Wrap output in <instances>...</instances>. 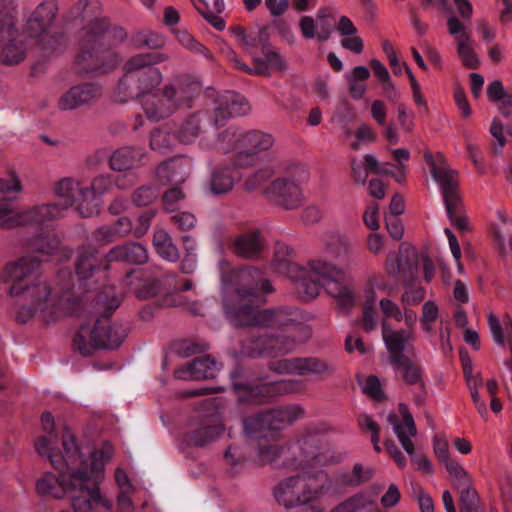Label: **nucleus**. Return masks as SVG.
<instances>
[{
    "label": "nucleus",
    "instance_id": "f257e3e1",
    "mask_svg": "<svg viewBox=\"0 0 512 512\" xmlns=\"http://www.w3.org/2000/svg\"><path fill=\"white\" fill-rule=\"evenodd\" d=\"M62 446L65 450L64 468L59 477L45 473L36 483V491L40 496L61 499L69 494L74 512H91L101 506L105 510L112 509V502L100 493L99 483L104 479V466L112 458L114 448L104 443L101 448L84 458L75 436L69 429L62 435Z\"/></svg>",
    "mask_w": 512,
    "mask_h": 512
},
{
    "label": "nucleus",
    "instance_id": "f03ea898",
    "mask_svg": "<svg viewBox=\"0 0 512 512\" xmlns=\"http://www.w3.org/2000/svg\"><path fill=\"white\" fill-rule=\"evenodd\" d=\"M222 268V297L227 317L237 327L258 325L269 328H296V311L286 308L263 309L264 294L273 292L260 270L251 266Z\"/></svg>",
    "mask_w": 512,
    "mask_h": 512
},
{
    "label": "nucleus",
    "instance_id": "7ed1b4c3",
    "mask_svg": "<svg viewBox=\"0 0 512 512\" xmlns=\"http://www.w3.org/2000/svg\"><path fill=\"white\" fill-rule=\"evenodd\" d=\"M10 295L20 302L16 319L25 323L34 316H39L44 322H52L62 316L76 313L75 305L79 299L68 295L59 298L51 296L48 282L42 277L41 262L35 256L20 258L15 263L6 266Z\"/></svg>",
    "mask_w": 512,
    "mask_h": 512
},
{
    "label": "nucleus",
    "instance_id": "20e7f679",
    "mask_svg": "<svg viewBox=\"0 0 512 512\" xmlns=\"http://www.w3.org/2000/svg\"><path fill=\"white\" fill-rule=\"evenodd\" d=\"M292 250L284 244L276 246L274 267L297 283V293L304 301L315 299L321 289L337 299L338 306L348 311L354 305V293L343 270L321 261L313 260L302 267L289 259Z\"/></svg>",
    "mask_w": 512,
    "mask_h": 512
},
{
    "label": "nucleus",
    "instance_id": "39448f33",
    "mask_svg": "<svg viewBox=\"0 0 512 512\" xmlns=\"http://www.w3.org/2000/svg\"><path fill=\"white\" fill-rule=\"evenodd\" d=\"M76 64L83 72L104 73L118 65L120 56L114 51L115 33L105 19H93L77 34Z\"/></svg>",
    "mask_w": 512,
    "mask_h": 512
},
{
    "label": "nucleus",
    "instance_id": "423d86ee",
    "mask_svg": "<svg viewBox=\"0 0 512 512\" xmlns=\"http://www.w3.org/2000/svg\"><path fill=\"white\" fill-rule=\"evenodd\" d=\"M332 486L333 480L324 470L303 471L281 479L272 494L278 505L290 510L318 502Z\"/></svg>",
    "mask_w": 512,
    "mask_h": 512
},
{
    "label": "nucleus",
    "instance_id": "0eeeda50",
    "mask_svg": "<svg viewBox=\"0 0 512 512\" xmlns=\"http://www.w3.org/2000/svg\"><path fill=\"white\" fill-rule=\"evenodd\" d=\"M149 56H132L123 66L124 74L120 78L116 95L119 101L126 102L135 98H145L161 83L162 73L149 63Z\"/></svg>",
    "mask_w": 512,
    "mask_h": 512
},
{
    "label": "nucleus",
    "instance_id": "6e6552de",
    "mask_svg": "<svg viewBox=\"0 0 512 512\" xmlns=\"http://www.w3.org/2000/svg\"><path fill=\"white\" fill-rule=\"evenodd\" d=\"M274 143L275 139L269 133L229 127L219 134L217 149L223 153H235L234 164L244 167L250 165L253 156L268 151Z\"/></svg>",
    "mask_w": 512,
    "mask_h": 512
},
{
    "label": "nucleus",
    "instance_id": "1a4fd4ad",
    "mask_svg": "<svg viewBox=\"0 0 512 512\" xmlns=\"http://www.w3.org/2000/svg\"><path fill=\"white\" fill-rule=\"evenodd\" d=\"M424 158L429 164L432 178L440 187L451 224L460 231H468L469 224L463 214V204L459 196L457 172L446 164L444 156L440 153L434 159L433 155L427 152Z\"/></svg>",
    "mask_w": 512,
    "mask_h": 512
},
{
    "label": "nucleus",
    "instance_id": "9d476101",
    "mask_svg": "<svg viewBox=\"0 0 512 512\" xmlns=\"http://www.w3.org/2000/svg\"><path fill=\"white\" fill-rule=\"evenodd\" d=\"M126 336V327L118 323L111 324L108 316L104 315L81 325L73 345L82 355L89 356L99 348H118Z\"/></svg>",
    "mask_w": 512,
    "mask_h": 512
},
{
    "label": "nucleus",
    "instance_id": "9b49d317",
    "mask_svg": "<svg viewBox=\"0 0 512 512\" xmlns=\"http://www.w3.org/2000/svg\"><path fill=\"white\" fill-rule=\"evenodd\" d=\"M400 415L403 422L400 423L398 416L395 413H390L387 416V421L392 425L393 431L396 434L402 448L410 456L411 462L418 470L425 473L432 472V464L424 454H418L415 451V445L412 438L417 434V428L412 414L406 404L400 403L398 406Z\"/></svg>",
    "mask_w": 512,
    "mask_h": 512
},
{
    "label": "nucleus",
    "instance_id": "f8f14e48",
    "mask_svg": "<svg viewBox=\"0 0 512 512\" xmlns=\"http://www.w3.org/2000/svg\"><path fill=\"white\" fill-rule=\"evenodd\" d=\"M297 171V182L289 178H278L264 190L270 200L287 210L296 209L303 202L302 191L298 182L306 181L309 172L304 165L297 167Z\"/></svg>",
    "mask_w": 512,
    "mask_h": 512
},
{
    "label": "nucleus",
    "instance_id": "ddd939ff",
    "mask_svg": "<svg viewBox=\"0 0 512 512\" xmlns=\"http://www.w3.org/2000/svg\"><path fill=\"white\" fill-rule=\"evenodd\" d=\"M55 196L65 201V206H74L76 211L83 217L96 215V209L88 204L86 185L73 177L59 179L53 187Z\"/></svg>",
    "mask_w": 512,
    "mask_h": 512
},
{
    "label": "nucleus",
    "instance_id": "4468645a",
    "mask_svg": "<svg viewBox=\"0 0 512 512\" xmlns=\"http://www.w3.org/2000/svg\"><path fill=\"white\" fill-rule=\"evenodd\" d=\"M58 11L55 0H46L34 10L23 31L26 38L36 39L38 44H44L49 38L48 30L52 26Z\"/></svg>",
    "mask_w": 512,
    "mask_h": 512
},
{
    "label": "nucleus",
    "instance_id": "2eb2a0df",
    "mask_svg": "<svg viewBox=\"0 0 512 512\" xmlns=\"http://www.w3.org/2000/svg\"><path fill=\"white\" fill-rule=\"evenodd\" d=\"M58 11L55 0H46L34 10L23 31L26 38L36 39L38 44H44L49 38L48 30L52 26Z\"/></svg>",
    "mask_w": 512,
    "mask_h": 512
},
{
    "label": "nucleus",
    "instance_id": "dca6fc26",
    "mask_svg": "<svg viewBox=\"0 0 512 512\" xmlns=\"http://www.w3.org/2000/svg\"><path fill=\"white\" fill-rule=\"evenodd\" d=\"M295 347L296 341L291 337L263 335L251 340L246 352L252 357H279L292 352Z\"/></svg>",
    "mask_w": 512,
    "mask_h": 512
},
{
    "label": "nucleus",
    "instance_id": "f3484780",
    "mask_svg": "<svg viewBox=\"0 0 512 512\" xmlns=\"http://www.w3.org/2000/svg\"><path fill=\"white\" fill-rule=\"evenodd\" d=\"M101 95V87L93 83H82L70 87L57 101L60 111H72L88 105Z\"/></svg>",
    "mask_w": 512,
    "mask_h": 512
},
{
    "label": "nucleus",
    "instance_id": "a211bd4d",
    "mask_svg": "<svg viewBox=\"0 0 512 512\" xmlns=\"http://www.w3.org/2000/svg\"><path fill=\"white\" fill-rule=\"evenodd\" d=\"M418 265L419 259L415 248L408 243H402L398 254H388L385 269L387 274L392 277L401 274L413 276Z\"/></svg>",
    "mask_w": 512,
    "mask_h": 512
},
{
    "label": "nucleus",
    "instance_id": "6ab92c4d",
    "mask_svg": "<svg viewBox=\"0 0 512 512\" xmlns=\"http://www.w3.org/2000/svg\"><path fill=\"white\" fill-rule=\"evenodd\" d=\"M193 171V161L187 156H178L161 163L156 168L158 180L164 184H181Z\"/></svg>",
    "mask_w": 512,
    "mask_h": 512
},
{
    "label": "nucleus",
    "instance_id": "aec40b11",
    "mask_svg": "<svg viewBox=\"0 0 512 512\" xmlns=\"http://www.w3.org/2000/svg\"><path fill=\"white\" fill-rule=\"evenodd\" d=\"M279 373H293L299 375L305 374H325L332 373L335 369L332 365L318 358H293L282 359L273 367Z\"/></svg>",
    "mask_w": 512,
    "mask_h": 512
},
{
    "label": "nucleus",
    "instance_id": "412c9836",
    "mask_svg": "<svg viewBox=\"0 0 512 512\" xmlns=\"http://www.w3.org/2000/svg\"><path fill=\"white\" fill-rule=\"evenodd\" d=\"M246 99L235 93L225 92L218 98V105L214 111V126H222L231 117L245 115L249 111Z\"/></svg>",
    "mask_w": 512,
    "mask_h": 512
},
{
    "label": "nucleus",
    "instance_id": "4be33fe9",
    "mask_svg": "<svg viewBox=\"0 0 512 512\" xmlns=\"http://www.w3.org/2000/svg\"><path fill=\"white\" fill-rule=\"evenodd\" d=\"M415 327H407V329H393L389 323H382V339L387 349L390 361L394 357H403L404 351L409 343L415 341Z\"/></svg>",
    "mask_w": 512,
    "mask_h": 512
},
{
    "label": "nucleus",
    "instance_id": "5701e85b",
    "mask_svg": "<svg viewBox=\"0 0 512 512\" xmlns=\"http://www.w3.org/2000/svg\"><path fill=\"white\" fill-rule=\"evenodd\" d=\"M110 263L104 260V256L101 257L99 255L97 248L92 245H86L78 251L76 274L80 281H85L101 270H108Z\"/></svg>",
    "mask_w": 512,
    "mask_h": 512
},
{
    "label": "nucleus",
    "instance_id": "b1692460",
    "mask_svg": "<svg viewBox=\"0 0 512 512\" xmlns=\"http://www.w3.org/2000/svg\"><path fill=\"white\" fill-rule=\"evenodd\" d=\"M219 365L209 356L196 358L175 370L177 379L192 381L214 378L219 371Z\"/></svg>",
    "mask_w": 512,
    "mask_h": 512
},
{
    "label": "nucleus",
    "instance_id": "393cba45",
    "mask_svg": "<svg viewBox=\"0 0 512 512\" xmlns=\"http://www.w3.org/2000/svg\"><path fill=\"white\" fill-rule=\"evenodd\" d=\"M68 206L60 203H43L22 210L23 225H44L64 217Z\"/></svg>",
    "mask_w": 512,
    "mask_h": 512
},
{
    "label": "nucleus",
    "instance_id": "a878e982",
    "mask_svg": "<svg viewBox=\"0 0 512 512\" xmlns=\"http://www.w3.org/2000/svg\"><path fill=\"white\" fill-rule=\"evenodd\" d=\"M148 259L146 247L139 242H127L116 245L104 256L106 262H127L135 265H143Z\"/></svg>",
    "mask_w": 512,
    "mask_h": 512
},
{
    "label": "nucleus",
    "instance_id": "bb28decb",
    "mask_svg": "<svg viewBox=\"0 0 512 512\" xmlns=\"http://www.w3.org/2000/svg\"><path fill=\"white\" fill-rule=\"evenodd\" d=\"M197 86L187 83L180 78L169 82L161 89L162 97L170 101L176 111L179 108H189L192 99L196 94Z\"/></svg>",
    "mask_w": 512,
    "mask_h": 512
},
{
    "label": "nucleus",
    "instance_id": "cd10ccee",
    "mask_svg": "<svg viewBox=\"0 0 512 512\" xmlns=\"http://www.w3.org/2000/svg\"><path fill=\"white\" fill-rule=\"evenodd\" d=\"M144 276L145 273L141 270H131L123 278L122 284L127 289L134 291L138 298L153 297L160 290V282L156 279H145Z\"/></svg>",
    "mask_w": 512,
    "mask_h": 512
},
{
    "label": "nucleus",
    "instance_id": "c85d7f7f",
    "mask_svg": "<svg viewBox=\"0 0 512 512\" xmlns=\"http://www.w3.org/2000/svg\"><path fill=\"white\" fill-rule=\"evenodd\" d=\"M390 362L397 375L405 384L424 387V370L420 364L406 355L403 357H394V360Z\"/></svg>",
    "mask_w": 512,
    "mask_h": 512
},
{
    "label": "nucleus",
    "instance_id": "c756f323",
    "mask_svg": "<svg viewBox=\"0 0 512 512\" xmlns=\"http://www.w3.org/2000/svg\"><path fill=\"white\" fill-rule=\"evenodd\" d=\"M113 185H116L119 189H126L131 184H124L121 179H113L108 175H99L93 178L89 185H86V191L89 192L87 195L88 204L96 209V214L99 212V198L108 193Z\"/></svg>",
    "mask_w": 512,
    "mask_h": 512
},
{
    "label": "nucleus",
    "instance_id": "7c9ffc66",
    "mask_svg": "<svg viewBox=\"0 0 512 512\" xmlns=\"http://www.w3.org/2000/svg\"><path fill=\"white\" fill-rule=\"evenodd\" d=\"M487 319L494 342L500 346H504L505 342H507L509 346L511 357L505 361V365L508 369L512 370V320L506 318L501 324L494 313H489Z\"/></svg>",
    "mask_w": 512,
    "mask_h": 512
},
{
    "label": "nucleus",
    "instance_id": "2f4dec72",
    "mask_svg": "<svg viewBox=\"0 0 512 512\" xmlns=\"http://www.w3.org/2000/svg\"><path fill=\"white\" fill-rule=\"evenodd\" d=\"M264 248L263 237L258 231L238 235L233 243L235 254L244 258L257 257Z\"/></svg>",
    "mask_w": 512,
    "mask_h": 512
},
{
    "label": "nucleus",
    "instance_id": "473e14b6",
    "mask_svg": "<svg viewBox=\"0 0 512 512\" xmlns=\"http://www.w3.org/2000/svg\"><path fill=\"white\" fill-rule=\"evenodd\" d=\"M269 423L273 430L285 429L304 416V409L299 405H291L267 410Z\"/></svg>",
    "mask_w": 512,
    "mask_h": 512
},
{
    "label": "nucleus",
    "instance_id": "72a5a7b5",
    "mask_svg": "<svg viewBox=\"0 0 512 512\" xmlns=\"http://www.w3.org/2000/svg\"><path fill=\"white\" fill-rule=\"evenodd\" d=\"M241 179L239 171L228 166L216 168L210 179V189L213 194L220 195L230 192L235 183Z\"/></svg>",
    "mask_w": 512,
    "mask_h": 512
},
{
    "label": "nucleus",
    "instance_id": "f704fd0d",
    "mask_svg": "<svg viewBox=\"0 0 512 512\" xmlns=\"http://www.w3.org/2000/svg\"><path fill=\"white\" fill-rule=\"evenodd\" d=\"M144 157L142 148L123 147L115 151L110 157V167L115 171H126L141 164Z\"/></svg>",
    "mask_w": 512,
    "mask_h": 512
},
{
    "label": "nucleus",
    "instance_id": "c9c22d12",
    "mask_svg": "<svg viewBox=\"0 0 512 512\" xmlns=\"http://www.w3.org/2000/svg\"><path fill=\"white\" fill-rule=\"evenodd\" d=\"M132 231V222L127 217L119 218L112 225H103L93 233L95 241L104 245L128 235Z\"/></svg>",
    "mask_w": 512,
    "mask_h": 512
},
{
    "label": "nucleus",
    "instance_id": "e433bc0d",
    "mask_svg": "<svg viewBox=\"0 0 512 512\" xmlns=\"http://www.w3.org/2000/svg\"><path fill=\"white\" fill-rule=\"evenodd\" d=\"M143 110L148 119L153 121L162 120L175 112L173 105L159 94L150 93L142 102Z\"/></svg>",
    "mask_w": 512,
    "mask_h": 512
},
{
    "label": "nucleus",
    "instance_id": "4c0bfd02",
    "mask_svg": "<svg viewBox=\"0 0 512 512\" xmlns=\"http://www.w3.org/2000/svg\"><path fill=\"white\" fill-rule=\"evenodd\" d=\"M243 429L245 435L251 439H266L274 434L269 423L267 411L245 418L243 420Z\"/></svg>",
    "mask_w": 512,
    "mask_h": 512
},
{
    "label": "nucleus",
    "instance_id": "58836bf2",
    "mask_svg": "<svg viewBox=\"0 0 512 512\" xmlns=\"http://www.w3.org/2000/svg\"><path fill=\"white\" fill-rule=\"evenodd\" d=\"M379 307L386 319H393L397 322L404 321L407 327H415L418 315L410 308L401 307L389 298H383L379 301Z\"/></svg>",
    "mask_w": 512,
    "mask_h": 512
},
{
    "label": "nucleus",
    "instance_id": "ea45409f",
    "mask_svg": "<svg viewBox=\"0 0 512 512\" xmlns=\"http://www.w3.org/2000/svg\"><path fill=\"white\" fill-rule=\"evenodd\" d=\"M326 250L336 258H344L353 252L352 241L339 231H327L322 236Z\"/></svg>",
    "mask_w": 512,
    "mask_h": 512
},
{
    "label": "nucleus",
    "instance_id": "a19ab883",
    "mask_svg": "<svg viewBox=\"0 0 512 512\" xmlns=\"http://www.w3.org/2000/svg\"><path fill=\"white\" fill-rule=\"evenodd\" d=\"M330 512H381L373 498L366 494H356L341 502Z\"/></svg>",
    "mask_w": 512,
    "mask_h": 512
},
{
    "label": "nucleus",
    "instance_id": "79ce46f5",
    "mask_svg": "<svg viewBox=\"0 0 512 512\" xmlns=\"http://www.w3.org/2000/svg\"><path fill=\"white\" fill-rule=\"evenodd\" d=\"M209 118L206 112H199L189 116L183 122L178 132L179 140L185 144L194 142L202 132L204 124Z\"/></svg>",
    "mask_w": 512,
    "mask_h": 512
},
{
    "label": "nucleus",
    "instance_id": "37998d69",
    "mask_svg": "<svg viewBox=\"0 0 512 512\" xmlns=\"http://www.w3.org/2000/svg\"><path fill=\"white\" fill-rule=\"evenodd\" d=\"M223 432L224 427L219 422L206 424L189 432L186 441L192 446H204L219 438Z\"/></svg>",
    "mask_w": 512,
    "mask_h": 512
},
{
    "label": "nucleus",
    "instance_id": "c03bdc74",
    "mask_svg": "<svg viewBox=\"0 0 512 512\" xmlns=\"http://www.w3.org/2000/svg\"><path fill=\"white\" fill-rule=\"evenodd\" d=\"M153 244L158 255L164 260L176 262L180 258L179 249L164 229H158L154 232Z\"/></svg>",
    "mask_w": 512,
    "mask_h": 512
},
{
    "label": "nucleus",
    "instance_id": "a18cd8bd",
    "mask_svg": "<svg viewBox=\"0 0 512 512\" xmlns=\"http://www.w3.org/2000/svg\"><path fill=\"white\" fill-rule=\"evenodd\" d=\"M297 384L291 381H278L265 383L251 390V397L259 398V402H265L268 398L278 394L291 393L297 390Z\"/></svg>",
    "mask_w": 512,
    "mask_h": 512
},
{
    "label": "nucleus",
    "instance_id": "49530a36",
    "mask_svg": "<svg viewBox=\"0 0 512 512\" xmlns=\"http://www.w3.org/2000/svg\"><path fill=\"white\" fill-rule=\"evenodd\" d=\"M24 34L22 38H13L3 45L0 52V62L5 65H16L22 62L26 57V46L24 44Z\"/></svg>",
    "mask_w": 512,
    "mask_h": 512
},
{
    "label": "nucleus",
    "instance_id": "de8ad7c7",
    "mask_svg": "<svg viewBox=\"0 0 512 512\" xmlns=\"http://www.w3.org/2000/svg\"><path fill=\"white\" fill-rule=\"evenodd\" d=\"M55 443L56 435L40 436L35 440L34 446L38 454L46 456L55 469L61 470L65 465V454L61 456L54 453Z\"/></svg>",
    "mask_w": 512,
    "mask_h": 512
},
{
    "label": "nucleus",
    "instance_id": "09e8293b",
    "mask_svg": "<svg viewBox=\"0 0 512 512\" xmlns=\"http://www.w3.org/2000/svg\"><path fill=\"white\" fill-rule=\"evenodd\" d=\"M196 7L213 27L217 30L224 29L225 23L218 16L224 10L223 0H199Z\"/></svg>",
    "mask_w": 512,
    "mask_h": 512
},
{
    "label": "nucleus",
    "instance_id": "8fccbe9b",
    "mask_svg": "<svg viewBox=\"0 0 512 512\" xmlns=\"http://www.w3.org/2000/svg\"><path fill=\"white\" fill-rule=\"evenodd\" d=\"M457 53L463 64L470 69H475L479 66L480 60L473 50L472 40L468 33H462L456 38Z\"/></svg>",
    "mask_w": 512,
    "mask_h": 512
},
{
    "label": "nucleus",
    "instance_id": "3c124183",
    "mask_svg": "<svg viewBox=\"0 0 512 512\" xmlns=\"http://www.w3.org/2000/svg\"><path fill=\"white\" fill-rule=\"evenodd\" d=\"M172 33L174 34L176 40L180 45H182L185 49L189 50L192 53L202 55L207 59L212 58L211 52L201 43H199L187 30L184 28H172Z\"/></svg>",
    "mask_w": 512,
    "mask_h": 512
},
{
    "label": "nucleus",
    "instance_id": "603ef678",
    "mask_svg": "<svg viewBox=\"0 0 512 512\" xmlns=\"http://www.w3.org/2000/svg\"><path fill=\"white\" fill-rule=\"evenodd\" d=\"M22 226V210H16L10 201H0V229Z\"/></svg>",
    "mask_w": 512,
    "mask_h": 512
},
{
    "label": "nucleus",
    "instance_id": "864d4df0",
    "mask_svg": "<svg viewBox=\"0 0 512 512\" xmlns=\"http://www.w3.org/2000/svg\"><path fill=\"white\" fill-rule=\"evenodd\" d=\"M226 56L227 59L234 65V67L241 69L248 74L268 75V67L260 57L253 56L254 67L250 68L249 66L241 62L240 58L233 50L228 49L226 52Z\"/></svg>",
    "mask_w": 512,
    "mask_h": 512
},
{
    "label": "nucleus",
    "instance_id": "5fc2aeb1",
    "mask_svg": "<svg viewBox=\"0 0 512 512\" xmlns=\"http://www.w3.org/2000/svg\"><path fill=\"white\" fill-rule=\"evenodd\" d=\"M299 28L302 36L305 39H312L317 37L319 41H326L331 36V29L329 27H322L316 34V23L311 16H303L299 21Z\"/></svg>",
    "mask_w": 512,
    "mask_h": 512
},
{
    "label": "nucleus",
    "instance_id": "6e6d98bb",
    "mask_svg": "<svg viewBox=\"0 0 512 512\" xmlns=\"http://www.w3.org/2000/svg\"><path fill=\"white\" fill-rule=\"evenodd\" d=\"M450 479L457 490L471 486V477L468 472L455 460L445 464Z\"/></svg>",
    "mask_w": 512,
    "mask_h": 512
},
{
    "label": "nucleus",
    "instance_id": "4d7b16f0",
    "mask_svg": "<svg viewBox=\"0 0 512 512\" xmlns=\"http://www.w3.org/2000/svg\"><path fill=\"white\" fill-rule=\"evenodd\" d=\"M459 494L460 512H478L480 499L472 486L460 489Z\"/></svg>",
    "mask_w": 512,
    "mask_h": 512
},
{
    "label": "nucleus",
    "instance_id": "13d9d810",
    "mask_svg": "<svg viewBox=\"0 0 512 512\" xmlns=\"http://www.w3.org/2000/svg\"><path fill=\"white\" fill-rule=\"evenodd\" d=\"M32 246L35 251L50 256L58 251L60 240L54 235H41L33 240Z\"/></svg>",
    "mask_w": 512,
    "mask_h": 512
},
{
    "label": "nucleus",
    "instance_id": "bf43d9fd",
    "mask_svg": "<svg viewBox=\"0 0 512 512\" xmlns=\"http://www.w3.org/2000/svg\"><path fill=\"white\" fill-rule=\"evenodd\" d=\"M232 32L238 43L253 56H255L253 53L254 47H256L258 44L262 45L263 43H265L262 39V31L259 32L257 35H250L247 34L243 28L236 27L232 30Z\"/></svg>",
    "mask_w": 512,
    "mask_h": 512
},
{
    "label": "nucleus",
    "instance_id": "052dcab7",
    "mask_svg": "<svg viewBox=\"0 0 512 512\" xmlns=\"http://www.w3.org/2000/svg\"><path fill=\"white\" fill-rule=\"evenodd\" d=\"M23 187L20 178L16 173H11L7 179H0V201H10V193H20Z\"/></svg>",
    "mask_w": 512,
    "mask_h": 512
},
{
    "label": "nucleus",
    "instance_id": "680f3d73",
    "mask_svg": "<svg viewBox=\"0 0 512 512\" xmlns=\"http://www.w3.org/2000/svg\"><path fill=\"white\" fill-rule=\"evenodd\" d=\"M468 389L471 393L473 403L484 420H487L488 411L485 402L480 398L478 388L482 385V378L476 374L474 378L466 380Z\"/></svg>",
    "mask_w": 512,
    "mask_h": 512
},
{
    "label": "nucleus",
    "instance_id": "e2e57ef3",
    "mask_svg": "<svg viewBox=\"0 0 512 512\" xmlns=\"http://www.w3.org/2000/svg\"><path fill=\"white\" fill-rule=\"evenodd\" d=\"M284 449L277 444H264L258 447L257 457L260 464H275Z\"/></svg>",
    "mask_w": 512,
    "mask_h": 512
},
{
    "label": "nucleus",
    "instance_id": "0e129e2a",
    "mask_svg": "<svg viewBox=\"0 0 512 512\" xmlns=\"http://www.w3.org/2000/svg\"><path fill=\"white\" fill-rule=\"evenodd\" d=\"M376 140V133L368 124H361L354 133V138L350 141V147L353 150H359L362 144L373 143Z\"/></svg>",
    "mask_w": 512,
    "mask_h": 512
},
{
    "label": "nucleus",
    "instance_id": "69168bd1",
    "mask_svg": "<svg viewBox=\"0 0 512 512\" xmlns=\"http://www.w3.org/2000/svg\"><path fill=\"white\" fill-rule=\"evenodd\" d=\"M158 190L150 185L139 187L132 194V201L136 206H148L152 204L158 197Z\"/></svg>",
    "mask_w": 512,
    "mask_h": 512
},
{
    "label": "nucleus",
    "instance_id": "338daca9",
    "mask_svg": "<svg viewBox=\"0 0 512 512\" xmlns=\"http://www.w3.org/2000/svg\"><path fill=\"white\" fill-rule=\"evenodd\" d=\"M173 138L166 130L155 129L150 136V146L153 150L164 153L172 145Z\"/></svg>",
    "mask_w": 512,
    "mask_h": 512
},
{
    "label": "nucleus",
    "instance_id": "774afa93",
    "mask_svg": "<svg viewBox=\"0 0 512 512\" xmlns=\"http://www.w3.org/2000/svg\"><path fill=\"white\" fill-rule=\"evenodd\" d=\"M121 302V296L118 295L113 287H106L96 297V305L104 307L107 310L116 309Z\"/></svg>",
    "mask_w": 512,
    "mask_h": 512
}]
</instances>
